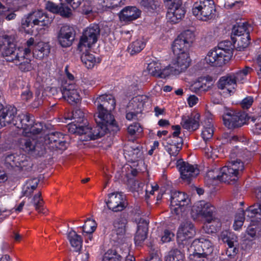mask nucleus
Here are the masks:
<instances>
[{
    "mask_svg": "<svg viewBox=\"0 0 261 261\" xmlns=\"http://www.w3.org/2000/svg\"><path fill=\"white\" fill-rule=\"evenodd\" d=\"M111 111L97 110V116H95L97 125L94 127H80L79 132L82 134H85L86 140H95L108 132H117L119 130L118 126L111 113Z\"/></svg>",
    "mask_w": 261,
    "mask_h": 261,
    "instance_id": "nucleus-1",
    "label": "nucleus"
},
{
    "mask_svg": "<svg viewBox=\"0 0 261 261\" xmlns=\"http://www.w3.org/2000/svg\"><path fill=\"white\" fill-rule=\"evenodd\" d=\"M216 208L210 202L201 200L196 202L191 208V215L194 220L201 217L204 218L208 223L218 222Z\"/></svg>",
    "mask_w": 261,
    "mask_h": 261,
    "instance_id": "nucleus-2",
    "label": "nucleus"
},
{
    "mask_svg": "<svg viewBox=\"0 0 261 261\" xmlns=\"http://www.w3.org/2000/svg\"><path fill=\"white\" fill-rule=\"evenodd\" d=\"M0 50L6 61L13 63L19 61L18 59L21 55L30 53L29 48H16L11 37L9 36H6L3 39L2 43L0 44Z\"/></svg>",
    "mask_w": 261,
    "mask_h": 261,
    "instance_id": "nucleus-3",
    "label": "nucleus"
},
{
    "mask_svg": "<svg viewBox=\"0 0 261 261\" xmlns=\"http://www.w3.org/2000/svg\"><path fill=\"white\" fill-rule=\"evenodd\" d=\"M14 125L18 128L22 129V134L28 137L31 135L39 134L42 130L41 124L34 123V119L28 113H21L17 115Z\"/></svg>",
    "mask_w": 261,
    "mask_h": 261,
    "instance_id": "nucleus-4",
    "label": "nucleus"
},
{
    "mask_svg": "<svg viewBox=\"0 0 261 261\" xmlns=\"http://www.w3.org/2000/svg\"><path fill=\"white\" fill-rule=\"evenodd\" d=\"M216 11L215 3L213 0H200L194 3L192 8L193 15L202 21L214 19Z\"/></svg>",
    "mask_w": 261,
    "mask_h": 261,
    "instance_id": "nucleus-5",
    "label": "nucleus"
},
{
    "mask_svg": "<svg viewBox=\"0 0 261 261\" xmlns=\"http://www.w3.org/2000/svg\"><path fill=\"white\" fill-rule=\"evenodd\" d=\"M220 43L217 48L210 50L205 58L206 62L213 66H221L228 62L231 57L232 51L229 48H223Z\"/></svg>",
    "mask_w": 261,
    "mask_h": 261,
    "instance_id": "nucleus-6",
    "label": "nucleus"
},
{
    "mask_svg": "<svg viewBox=\"0 0 261 261\" xmlns=\"http://www.w3.org/2000/svg\"><path fill=\"white\" fill-rule=\"evenodd\" d=\"M191 203V200L185 193L172 191L170 197V209L175 215H179L186 211Z\"/></svg>",
    "mask_w": 261,
    "mask_h": 261,
    "instance_id": "nucleus-7",
    "label": "nucleus"
},
{
    "mask_svg": "<svg viewBox=\"0 0 261 261\" xmlns=\"http://www.w3.org/2000/svg\"><path fill=\"white\" fill-rule=\"evenodd\" d=\"M194 34L190 30H187L180 34L175 39L172 44V50L174 55L188 53V50L193 42Z\"/></svg>",
    "mask_w": 261,
    "mask_h": 261,
    "instance_id": "nucleus-8",
    "label": "nucleus"
},
{
    "mask_svg": "<svg viewBox=\"0 0 261 261\" xmlns=\"http://www.w3.org/2000/svg\"><path fill=\"white\" fill-rule=\"evenodd\" d=\"M247 115L245 112L227 111L223 115L224 124L229 129L242 126L246 123Z\"/></svg>",
    "mask_w": 261,
    "mask_h": 261,
    "instance_id": "nucleus-9",
    "label": "nucleus"
},
{
    "mask_svg": "<svg viewBox=\"0 0 261 261\" xmlns=\"http://www.w3.org/2000/svg\"><path fill=\"white\" fill-rule=\"evenodd\" d=\"M100 35V28L98 24H92L87 28L83 33L79 43V47L90 48L97 41Z\"/></svg>",
    "mask_w": 261,
    "mask_h": 261,
    "instance_id": "nucleus-10",
    "label": "nucleus"
},
{
    "mask_svg": "<svg viewBox=\"0 0 261 261\" xmlns=\"http://www.w3.org/2000/svg\"><path fill=\"white\" fill-rule=\"evenodd\" d=\"M176 166L183 180L188 183L196 178L199 174V170L197 165H193L181 160H178Z\"/></svg>",
    "mask_w": 261,
    "mask_h": 261,
    "instance_id": "nucleus-11",
    "label": "nucleus"
},
{
    "mask_svg": "<svg viewBox=\"0 0 261 261\" xmlns=\"http://www.w3.org/2000/svg\"><path fill=\"white\" fill-rule=\"evenodd\" d=\"M176 58L169 65L171 74H177L186 70L190 65L191 59L188 53L175 55Z\"/></svg>",
    "mask_w": 261,
    "mask_h": 261,
    "instance_id": "nucleus-12",
    "label": "nucleus"
},
{
    "mask_svg": "<svg viewBox=\"0 0 261 261\" xmlns=\"http://www.w3.org/2000/svg\"><path fill=\"white\" fill-rule=\"evenodd\" d=\"M61 92L64 99L71 105L76 104L81 101L80 90L75 84L67 83L66 81L62 86Z\"/></svg>",
    "mask_w": 261,
    "mask_h": 261,
    "instance_id": "nucleus-13",
    "label": "nucleus"
},
{
    "mask_svg": "<svg viewBox=\"0 0 261 261\" xmlns=\"http://www.w3.org/2000/svg\"><path fill=\"white\" fill-rule=\"evenodd\" d=\"M67 144L63 135L59 132L50 133L44 138L45 145L51 150H65L67 148Z\"/></svg>",
    "mask_w": 261,
    "mask_h": 261,
    "instance_id": "nucleus-14",
    "label": "nucleus"
},
{
    "mask_svg": "<svg viewBox=\"0 0 261 261\" xmlns=\"http://www.w3.org/2000/svg\"><path fill=\"white\" fill-rule=\"evenodd\" d=\"M165 2L170 3L167 16L171 22L176 23L185 15L186 11L181 6L180 0H164Z\"/></svg>",
    "mask_w": 261,
    "mask_h": 261,
    "instance_id": "nucleus-15",
    "label": "nucleus"
},
{
    "mask_svg": "<svg viewBox=\"0 0 261 261\" xmlns=\"http://www.w3.org/2000/svg\"><path fill=\"white\" fill-rule=\"evenodd\" d=\"M108 198L106 203L109 209L114 212L122 211L126 206L125 198L121 193H112L108 195Z\"/></svg>",
    "mask_w": 261,
    "mask_h": 261,
    "instance_id": "nucleus-16",
    "label": "nucleus"
},
{
    "mask_svg": "<svg viewBox=\"0 0 261 261\" xmlns=\"http://www.w3.org/2000/svg\"><path fill=\"white\" fill-rule=\"evenodd\" d=\"M17 109L11 106L4 107L0 104V128L12 123L16 120Z\"/></svg>",
    "mask_w": 261,
    "mask_h": 261,
    "instance_id": "nucleus-17",
    "label": "nucleus"
},
{
    "mask_svg": "<svg viewBox=\"0 0 261 261\" xmlns=\"http://www.w3.org/2000/svg\"><path fill=\"white\" fill-rule=\"evenodd\" d=\"M127 224V220L124 215H121L115 219L113 222V228L112 236L114 241L118 242L122 239L126 232V227Z\"/></svg>",
    "mask_w": 261,
    "mask_h": 261,
    "instance_id": "nucleus-18",
    "label": "nucleus"
},
{
    "mask_svg": "<svg viewBox=\"0 0 261 261\" xmlns=\"http://www.w3.org/2000/svg\"><path fill=\"white\" fill-rule=\"evenodd\" d=\"M28 159L24 154H7L4 159V164L8 168L18 167L22 169L28 165Z\"/></svg>",
    "mask_w": 261,
    "mask_h": 261,
    "instance_id": "nucleus-19",
    "label": "nucleus"
},
{
    "mask_svg": "<svg viewBox=\"0 0 261 261\" xmlns=\"http://www.w3.org/2000/svg\"><path fill=\"white\" fill-rule=\"evenodd\" d=\"M147 70L149 74L156 77L166 78L171 75L170 67H164L156 61H152L148 63Z\"/></svg>",
    "mask_w": 261,
    "mask_h": 261,
    "instance_id": "nucleus-20",
    "label": "nucleus"
},
{
    "mask_svg": "<svg viewBox=\"0 0 261 261\" xmlns=\"http://www.w3.org/2000/svg\"><path fill=\"white\" fill-rule=\"evenodd\" d=\"M220 237L223 242L227 243L228 245L226 251V255L229 257L234 256L238 251L236 248L238 244L237 236L233 232L224 231L221 233Z\"/></svg>",
    "mask_w": 261,
    "mask_h": 261,
    "instance_id": "nucleus-21",
    "label": "nucleus"
},
{
    "mask_svg": "<svg viewBox=\"0 0 261 261\" xmlns=\"http://www.w3.org/2000/svg\"><path fill=\"white\" fill-rule=\"evenodd\" d=\"M74 37L73 28L67 25L61 28L58 35L59 42L64 47L70 46L72 44Z\"/></svg>",
    "mask_w": 261,
    "mask_h": 261,
    "instance_id": "nucleus-22",
    "label": "nucleus"
},
{
    "mask_svg": "<svg viewBox=\"0 0 261 261\" xmlns=\"http://www.w3.org/2000/svg\"><path fill=\"white\" fill-rule=\"evenodd\" d=\"M142 147L139 144L127 145L124 149L125 159L130 162L135 163L142 160L143 157Z\"/></svg>",
    "mask_w": 261,
    "mask_h": 261,
    "instance_id": "nucleus-23",
    "label": "nucleus"
},
{
    "mask_svg": "<svg viewBox=\"0 0 261 261\" xmlns=\"http://www.w3.org/2000/svg\"><path fill=\"white\" fill-rule=\"evenodd\" d=\"M217 86L219 89L224 90L223 93L225 96H229L234 92L237 84L234 82L233 77L228 74L220 77Z\"/></svg>",
    "mask_w": 261,
    "mask_h": 261,
    "instance_id": "nucleus-24",
    "label": "nucleus"
},
{
    "mask_svg": "<svg viewBox=\"0 0 261 261\" xmlns=\"http://www.w3.org/2000/svg\"><path fill=\"white\" fill-rule=\"evenodd\" d=\"M195 234V230L193 223L190 221L182 222L179 226L177 238L178 241L182 242L193 238Z\"/></svg>",
    "mask_w": 261,
    "mask_h": 261,
    "instance_id": "nucleus-25",
    "label": "nucleus"
},
{
    "mask_svg": "<svg viewBox=\"0 0 261 261\" xmlns=\"http://www.w3.org/2000/svg\"><path fill=\"white\" fill-rule=\"evenodd\" d=\"M97 110L112 111L115 108L116 101L112 95H102L97 97L95 102Z\"/></svg>",
    "mask_w": 261,
    "mask_h": 261,
    "instance_id": "nucleus-26",
    "label": "nucleus"
},
{
    "mask_svg": "<svg viewBox=\"0 0 261 261\" xmlns=\"http://www.w3.org/2000/svg\"><path fill=\"white\" fill-rule=\"evenodd\" d=\"M200 115L197 113H192L190 115L182 116L180 124L185 129L195 130L199 126Z\"/></svg>",
    "mask_w": 261,
    "mask_h": 261,
    "instance_id": "nucleus-27",
    "label": "nucleus"
},
{
    "mask_svg": "<svg viewBox=\"0 0 261 261\" xmlns=\"http://www.w3.org/2000/svg\"><path fill=\"white\" fill-rule=\"evenodd\" d=\"M148 98L146 95H138L133 97L127 105L128 111H135L137 113H141L145 103L148 102Z\"/></svg>",
    "mask_w": 261,
    "mask_h": 261,
    "instance_id": "nucleus-28",
    "label": "nucleus"
},
{
    "mask_svg": "<svg viewBox=\"0 0 261 261\" xmlns=\"http://www.w3.org/2000/svg\"><path fill=\"white\" fill-rule=\"evenodd\" d=\"M33 25L48 26L53 21V18L41 10L32 12Z\"/></svg>",
    "mask_w": 261,
    "mask_h": 261,
    "instance_id": "nucleus-29",
    "label": "nucleus"
},
{
    "mask_svg": "<svg viewBox=\"0 0 261 261\" xmlns=\"http://www.w3.org/2000/svg\"><path fill=\"white\" fill-rule=\"evenodd\" d=\"M192 246L195 251H199L207 255L211 254L213 251L211 242L203 238L194 240Z\"/></svg>",
    "mask_w": 261,
    "mask_h": 261,
    "instance_id": "nucleus-30",
    "label": "nucleus"
},
{
    "mask_svg": "<svg viewBox=\"0 0 261 261\" xmlns=\"http://www.w3.org/2000/svg\"><path fill=\"white\" fill-rule=\"evenodd\" d=\"M178 139V142H176L174 140L172 141L170 139H167L166 144L164 145L165 150L171 158H173V159H172V160H176V156L178 154L182 147V139Z\"/></svg>",
    "mask_w": 261,
    "mask_h": 261,
    "instance_id": "nucleus-31",
    "label": "nucleus"
},
{
    "mask_svg": "<svg viewBox=\"0 0 261 261\" xmlns=\"http://www.w3.org/2000/svg\"><path fill=\"white\" fill-rule=\"evenodd\" d=\"M141 11L136 7H126L122 9L120 14V19L124 21H129L137 19Z\"/></svg>",
    "mask_w": 261,
    "mask_h": 261,
    "instance_id": "nucleus-32",
    "label": "nucleus"
},
{
    "mask_svg": "<svg viewBox=\"0 0 261 261\" xmlns=\"http://www.w3.org/2000/svg\"><path fill=\"white\" fill-rule=\"evenodd\" d=\"M148 222L143 219H140L138 223V229L135 237L136 244H140L143 242L147 237L148 231Z\"/></svg>",
    "mask_w": 261,
    "mask_h": 261,
    "instance_id": "nucleus-33",
    "label": "nucleus"
},
{
    "mask_svg": "<svg viewBox=\"0 0 261 261\" xmlns=\"http://www.w3.org/2000/svg\"><path fill=\"white\" fill-rule=\"evenodd\" d=\"M221 174V181L233 184L238 179L239 177L231 171L228 166H225L220 170Z\"/></svg>",
    "mask_w": 261,
    "mask_h": 261,
    "instance_id": "nucleus-34",
    "label": "nucleus"
},
{
    "mask_svg": "<svg viewBox=\"0 0 261 261\" xmlns=\"http://www.w3.org/2000/svg\"><path fill=\"white\" fill-rule=\"evenodd\" d=\"M50 53V46L47 43L43 42H38L35 46L33 51L34 57L39 59H42L47 56Z\"/></svg>",
    "mask_w": 261,
    "mask_h": 261,
    "instance_id": "nucleus-35",
    "label": "nucleus"
},
{
    "mask_svg": "<svg viewBox=\"0 0 261 261\" xmlns=\"http://www.w3.org/2000/svg\"><path fill=\"white\" fill-rule=\"evenodd\" d=\"M30 53L23 54L19 57V61L14 64L18 66V68L22 72H28L33 69V66L29 58L31 57Z\"/></svg>",
    "mask_w": 261,
    "mask_h": 261,
    "instance_id": "nucleus-36",
    "label": "nucleus"
},
{
    "mask_svg": "<svg viewBox=\"0 0 261 261\" xmlns=\"http://www.w3.org/2000/svg\"><path fill=\"white\" fill-rule=\"evenodd\" d=\"M67 239L74 251H79L81 250L82 247L83 239L81 236L77 234L72 229L67 233Z\"/></svg>",
    "mask_w": 261,
    "mask_h": 261,
    "instance_id": "nucleus-37",
    "label": "nucleus"
},
{
    "mask_svg": "<svg viewBox=\"0 0 261 261\" xmlns=\"http://www.w3.org/2000/svg\"><path fill=\"white\" fill-rule=\"evenodd\" d=\"M146 42L142 38H139L133 41L128 46L127 50L132 56L139 53L145 46Z\"/></svg>",
    "mask_w": 261,
    "mask_h": 261,
    "instance_id": "nucleus-38",
    "label": "nucleus"
},
{
    "mask_svg": "<svg viewBox=\"0 0 261 261\" xmlns=\"http://www.w3.org/2000/svg\"><path fill=\"white\" fill-rule=\"evenodd\" d=\"M81 60L88 69L93 68L94 66L100 62V59L99 58H96L93 54L89 52H85L82 55Z\"/></svg>",
    "mask_w": 261,
    "mask_h": 261,
    "instance_id": "nucleus-39",
    "label": "nucleus"
},
{
    "mask_svg": "<svg viewBox=\"0 0 261 261\" xmlns=\"http://www.w3.org/2000/svg\"><path fill=\"white\" fill-rule=\"evenodd\" d=\"M244 217L247 219L255 218L261 221V204L250 206L244 212Z\"/></svg>",
    "mask_w": 261,
    "mask_h": 261,
    "instance_id": "nucleus-40",
    "label": "nucleus"
},
{
    "mask_svg": "<svg viewBox=\"0 0 261 261\" xmlns=\"http://www.w3.org/2000/svg\"><path fill=\"white\" fill-rule=\"evenodd\" d=\"M31 203L35 207V210L39 213L45 214L47 210L43 208L44 201L41 197V194L38 192L31 199Z\"/></svg>",
    "mask_w": 261,
    "mask_h": 261,
    "instance_id": "nucleus-41",
    "label": "nucleus"
},
{
    "mask_svg": "<svg viewBox=\"0 0 261 261\" xmlns=\"http://www.w3.org/2000/svg\"><path fill=\"white\" fill-rule=\"evenodd\" d=\"M248 26L249 25L246 22H237L233 27L232 34L240 37L245 35L246 33H249Z\"/></svg>",
    "mask_w": 261,
    "mask_h": 261,
    "instance_id": "nucleus-42",
    "label": "nucleus"
},
{
    "mask_svg": "<svg viewBox=\"0 0 261 261\" xmlns=\"http://www.w3.org/2000/svg\"><path fill=\"white\" fill-rule=\"evenodd\" d=\"M35 141L30 138L21 139L20 141L21 148L28 153L33 152L35 148Z\"/></svg>",
    "mask_w": 261,
    "mask_h": 261,
    "instance_id": "nucleus-43",
    "label": "nucleus"
},
{
    "mask_svg": "<svg viewBox=\"0 0 261 261\" xmlns=\"http://www.w3.org/2000/svg\"><path fill=\"white\" fill-rule=\"evenodd\" d=\"M253 71V69L249 66H246L244 69L237 72L235 73H231L230 75L233 77L234 82H243L246 75Z\"/></svg>",
    "mask_w": 261,
    "mask_h": 261,
    "instance_id": "nucleus-44",
    "label": "nucleus"
},
{
    "mask_svg": "<svg viewBox=\"0 0 261 261\" xmlns=\"http://www.w3.org/2000/svg\"><path fill=\"white\" fill-rule=\"evenodd\" d=\"M39 180L36 178H34L28 180L23 189L24 195L29 196L33 191L37 188Z\"/></svg>",
    "mask_w": 261,
    "mask_h": 261,
    "instance_id": "nucleus-45",
    "label": "nucleus"
},
{
    "mask_svg": "<svg viewBox=\"0 0 261 261\" xmlns=\"http://www.w3.org/2000/svg\"><path fill=\"white\" fill-rule=\"evenodd\" d=\"M72 117L73 119H75V121L76 123L81 124L82 123H84L85 121V114L84 112L79 109H75L72 112ZM80 124H78L77 126H76V130L75 132H77L81 135L82 134L80 133L79 132L80 130V127H82Z\"/></svg>",
    "mask_w": 261,
    "mask_h": 261,
    "instance_id": "nucleus-46",
    "label": "nucleus"
},
{
    "mask_svg": "<svg viewBox=\"0 0 261 261\" xmlns=\"http://www.w3.org/2000/svg\"><path fill=\"white\" fill-rule=\"evenodd\" d=\"M122 257L116 250L109 249L104 254L102 261H121Z\"/></svg>",
    "mask_w": 261,
    "mask_h": 261,
    "instance_id": "nucleus-47",
    "label": "nucleus"
},
{
    "mask_svg": "<svg viewBox=\"0 0 261 261\" xmlns=\"http://www.w3.org/2000/svg\"><path fill=\"white\" fill-rule=\"evenodd\" d=\"M227 166L238 177L244 168V163L238 160L231 162Z\"/></svg>",
    "mask_w": 261,
    "mask_h": 261,
    "instance_id": "nucleus-48",
    "label": "nucleus"
},
{
    "mask_svg": "<svg viewBox=\"0 0 261 261\" xmlns=\"http://www.w3.org/2000/svg\"><path fill=\"white\" fill-rule=\"evenodd\" d=\"M183 255L178 249H173L169 252L165 257V261H180L182 260Z\"/></svg>",
    "mask_w": 261,
    "mask_h": 261,
    "instance_id": "nucleus-49",
    "label": "nucleus"
},
{
    "mask_svg": "<svg viewBox=\"0 0 261 261\" xmlns=\"http://www.w3.org/2000/svg\"><path fill=\"white\" fill-rule=\"evenodd\" d=\"M245 219V218L244 217L243 210L242 209L239 210L235 217L234 222L233 225L234 229L236 230L240 229L242 226Z\"/></svg>",
    "mask_w": 261,
    "mask_h": 261,
    "instance_id": "nucleus-50",
    "label": "nucleus"
},
{
    "mask_svg": "<svg viewBox=\"0 0 261 261\" xmlns=\"http://www.w3.org/2000/svg\"><path fill=\"white\" fill-rule=\"evenodd\" d=\"M96 226V223L94 220L88 218L82 227L83 232L86 233H92L95 231Z\"/></svg>",
    "mask_w": 261,
    "mask_h": 261,
    "instance_id": "nucleus-51",
    "label": "nucleus"
},
{
    "mask_svg": "<svg viewBox=\"0 0 261 261\" xmlns=\"http://www.w3.org/2000/svg\"><path fill=\"white\" fill-rule=\"evenodd\" d=\"M205 179L210 182L217 180L221 181V174L220 173V170L215 169L208 171L205 176Z\"/></svg>",
    "mask_w": 261,
    "mask_h": 261,
    "instance_id": "nucleus-52",
    "label": "nucleus"
},
{
    "mask_svg": "<svg viewBox=\"0 0 261 261\" xmlns=\"http://www.w3.org/2000/svg\"><path fill=\"white\" fill-rule=\"evenodd\" d=\"M236 41L238 42V45L240 48H246L250 43L249 34L246 33L245 35L238 37Z\"/></svg>",
    "mask_w": 261,
    "mask_h": 261,
    "instance_id": "nucleus-53",
    "label": "nucleus"
},
{
    "mask_svg": "<svg viewBox=\"0 0 261 261\" xmlns=\"http://www.w3.org/2000/svg\"><path fill=\"white\" fill-rule=\"evenodd\" d=\"M33 14L32 12L30 13L27 15L24 16V17L21 19V27L25 29L27 28L31 27H33L35 25H33Z\"/></svg>",
    "mask_w": 261,
    "mask_h": 261,
    "instance_id": "nucleus-54",
    "label": "nucleus"
},
{
    "mask_svg": "<svg viewBox=\"0 0 261 261\" xmlns=\"http://www.w3.org/2000/svg\"><path fill=\"white\" fill-rule=\"evenodd\" d=\"M207 256L199 251H195L190 255V261H207Z\"/></svg>",
    "mask_w": 261,
    "mask_h": 261,
    "instance_id": "nucleus-55",
    "label": "nucleus"
},
{
    "mask_svg": "<svg viewBox=\"0 0 261 261\" xmlns=\"http://www.w3.org/2000/svg\"><path fill=\"white\" fill-rule=\"evenodd\" d=\"M214 129L213 125L211 124H208L207 127H205L202 132V137L203 140L206 142L211 139L213 136Z\"/></svg>",
    "mask_w": 261,
    "mask_h": 261,
    "instance_id": "nucleus-56",
    "label": "nucleus"
},
{
    "mask_svg": "<svg viewBox=\"0 0 261 261\" xmlns=\"http://www.w3.org/2000/svg\"><path fill=\"white\" fill-rule=\"evenodd\" d=\"M127 131L130 135H134L141 133L143 132V128L139 123H134L128 127Z\"/></svg>",
    "mask_w": 261,
    "mask_h": 261,
    "instance_id": "nucleus-57",
    "label": "nucleus"
},
{
    "mask_svg": "<svg viewBox=\"0 0 261 261\" xmlns=\"http://www.w3.org/2000/svg\"><path fill=\"white\" fill-rule=\"evenodd\" d=\"M172 128L174 131L172 133V136L168 137L167 139H170L172 141L174 140L176 142H178V139H182V138L178 137V135L180 133V126L178 125H173Z\"/></svg>",
    "mask_w": 261,
    "mask_h": 261,
    "instance_id": "nucleus-58",
    "label": "nucleus"
},
{
    "mask_svg": "<svg viewBox=\"0 0 261 261\" xmlns=\"http://www.w3.org/2000/svg\"><path fill=\"white\" fill-rule=\"evenodd\" d=\"M60 10L58 12L61 16L65 17H69L71 15V9L66 5H61L60 7H59Z\"/></svg>",
    "mask_w": 261,
    "mask_h": 261,
    "instance_id": "nucleus-59",
    "label": "nucleus"
},
{
    "mask_svg": "<svg viewBox=\"0 0 261 261\" xmlns=\"http://www.w3.org/2000/svg\"><path fill=\"white\" fill-rule=\"evenodd\" d=\"M45 8L53 13H58L60 10L59 6L51 2H47L45 4Z\"/></svg>",
    "mask_w": 261,
    "mask_h": 261,
    "instance_id": "nucleus-60",
    "label": "nucleus"
},
{
    "mask_svg": "<svg viewBox=\"0 0 261 261\" xmlns=\"http://www.w3.org/2000/svg\"><path fill=\"white\" fill-rule=\"evenodd\" d=\"M223 138L225 140V142H226L240 141L239 137L237 136L229 134L228 133L224 134L223 135Z\"/></svg>",
    "mask_w": 261,
    "mask_h": 261,
    "instance_id": "nucleus-61",
    "label": "nucleus"
},
{
    "mask_svg": "<svg viewBox=\"0 0 261 261\" xmlns=\"http://www.w3.org/2000/svg\"><path fill=\"white\" fill-rule=\"evenodd\" d=\"M253 101V98L249 96L244 98L241 102V106L244 109H248L252 104Z\"/></svg>",
    "mask_w": 261,
    "mask_h": 261,
    "instance_id": "nucleus-62",
    "label": "nucleus"
},
{
    "mask_svg": "<svg viewBox=\"0 0 261 261\" xmlns=\"http://www.w3.org/2000/svg\"><path fill=\"white\" fill-rule=\"evenodd\" d=\"M253 131L256 134H261V115L258 118L257 122L253 128Z\"/></svg>",
    "mask_w": 261,
    "mask_h": 261,
    "instance_id": "nucleus-63",
    "label": "nucleus"
},
{
    "mask_svg": "<svg viewBox=\"0 0 261 261\" xmlns=\"http://www.w3.org/2000/svg\"><path fill=\"white\" fill-rule=\"evenodd\" d=\"M144 261H162V259L158 254L152 252L150 253Z\"/></svg>",
    "mask_w": 261,
    "mask_h": 261,
    "instance_id": "nucleus-64",
    "label": "nucleus"
}]
</instances>
